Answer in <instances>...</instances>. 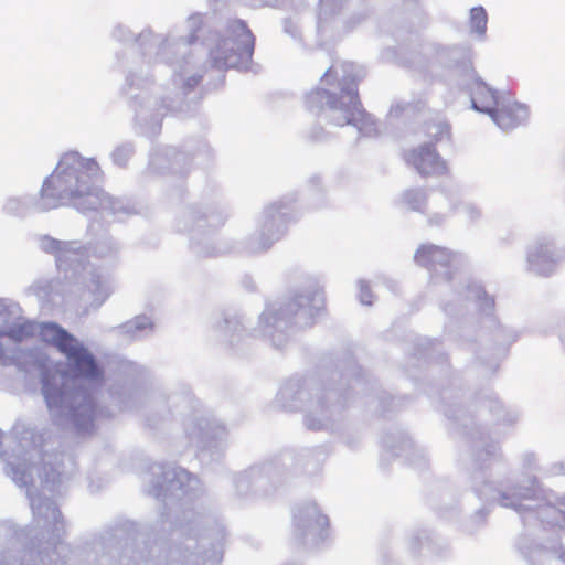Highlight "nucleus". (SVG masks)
<instances>
[{"mask_svg":"<svg viewBox=\"0 0 565 565\" xmlns=\"http://www.w3.org/2000/svg\"><path fill=\"white\" fill-rule=\"evenodd\" d=\"M98 173L99 166L94 159L77 153L65 156L42 185V207L56 209L63 204L64 198L75 202L83 196L95 195L93 181Z\"/></svg>","mask_w":565,"mask_h":565,"instance_id":"1","label":"nucleus"},{"mask_svg":"<svg viewBox=\"0 0 565 565\" xmlns=\"http://www.w3.org/2000/svg\"><path fill=\"white\" fill-rule=\"evenodd\" d=\"M255 47V36L243 21L231 26L230 35L212 49L210 56L220 70L239 68L250 62Z\"/></svg>","mask_w":565,"mask_h":565,"instance_id":"2","label":"nucleus"},{"mask_svg":"<svg viewBox=\"0 0 565 565\" xmlns=\"http://www.w3.org/2000/svg\"><path fill=\"white\" fill-rule=\"evenodd\" d=\"M41 337L44 341L54 344L58 350L67 355L70 363L78 376L95 380L100 376V372L93 356L81 345L74 337L56 324L49 323L41 328Z\"/></svg>","mask_w":565,"mask_h":565,"instance_id":"3","label":"nucleus"},{"mask_svg":"<svg viewBox=\"0 0 565 565\" xmlns=\"http://www.w3.org/2000/svg\"><path fill=\"white\" fill-rule=\"evenodd\" d=\"M328 103L331 109L342 113L339 125H352L359 130L374 126L373 117L363 108L360 100L356 83L342 88L339 97L332 95Z\"/></svg>","mask_w":565,"mask_h":565,"instance_id":"4","label":"nucleus"},{"mask_svg":"<svg viewBox=\"0 0 565 565\" xmlns=\"http://www.w3.org/2000/svg\"><path fill=\"white\" fill-rule=\"evenodd\" d=\"M529 115L526 105L518 102L510 94H501V102L490 117L502 130H512L523 126Z\"/></svg>","mask_w":565,"mask_h":565,"instance_id":"5","label":"nucleus"},{"mask_svg":"<svg viewBox=\"0 0 565 565\" xmlns=\"http://www.w3.org/2000/svg\"><path fill=\"white\" fill-rule=\"evenodd\" d=\"M406 162L423 178L440 177L447 173V166L435 148L418 147L407 153Z\"/></svg>","mask_w":565,"mask_h":565,"instance_id":"6","label":"nucleus"},{"mask_svg":"<svg viewBox=\"0 0 565 565\" xmlns=\"http://www.w3.org/2000/svg\"><path fill=\"white\" fill-rule=\"evenodd\" d=\"M470 98L476 110L490 116L501 102V95H498L497 92L482 82H476L471 85Z\"/></svg>","mask_w":565,"mask_h":565,"instance_id":"7","label":"nucleus"},{"mask_svg":"<svg viewBox=\"0 0 565 565\" xmlns=\"http://www.w3.org/2000/svg\"><path fill=\"white\" fill-rule=\"evenodd\" d=\"M454 258L452 252L437 245H422L415 253L416 263L423 267L449 266Z\"/></svg>","mask_w":565,"mask_h":565,"instance_id":"8","label":"nucleus"},{"mask_svg":"<svg viewBox=\"0 0 565 565\" xmlns=\"http://www.w3.org/2000/svg\"><path fill=\"white\" fill-rule=\"evenodd\" d=\"M488 17L482 7L472 8L470 11L471 28L479 34H483L487 30Z\"/></svg>","mask_w":565,"mask_h":565,"instance_id":"9","label":"nucleus"},{"mask_svg":"<svg viewBox=\"0 0 565 565\" xmlns=\"http://www.w3.org/2000/svg\"><path fill=\"white\" fill-rule=\"evenodd\" d=\"M405 202L408 205L409 210L423 212V206L425 205L426 196L416 191H409L405 194Z\"/></svg>","mask_w":565,"mask_h":565,"instance_id":"10","label":"nucleus"},{"mask_svg":"<svg viewBox=\"0 0 565 565\" xmlns=\"http://www.w3.org/2000/svg\"><path fill=\"white\" fill-rule=\"evenodd\" d=\"M43 393L45 395V398H46L47 403L50 404V398L52 396V392H51V387H50L49 376L47 375H44V377H43Z\"/></svg>","mask_w":565,"mask_h":565,"instance_id":"11","label":"nucleus"},{"mask_svg":"<svg viewBox=\"0 0 565 565\" xmlns=\"http://www.w3.org/2000/svg\"><path fill=\"white\" fill-rule=\"evenodd\" d=\"M100 174V172L98 173ZM99 175L96 177V179L93 181V186L95 188V195H86V196H83L82 199L84 198H93L95 199V201H93V204H96V201H99V195H100V191L98 189V186L96 185V181L98 180Z\"/></svg>","mask_w":565,"mask_h":565,"instance_id":"12","label":"nucleus"},{"mask_svg":"<svg viewBox=\"0 0 565 565\" xmlns=\"http://www.w3.org/2000/svg\"><path fill=\"white\" fill-rule=\"evenodd\" d=\"M405 110V106H402V105H396V106H393L390 110V115L393 116V117H398L399 115H402V113Z\"/></svg>","mask_w":565,"mask_h":565,"instance_id":"13","label":"nucleus"}]
</instances>
